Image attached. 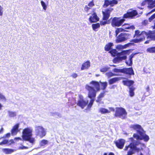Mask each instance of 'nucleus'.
I'll use <instances>...</instances> for the list:
<instances>
[{
  "mask_svg": "<svg viewBox=\"0 0 155 155\" xmlns=\"http://www.w3.org/2000/svg\"><path fill=\"white\" fill-rule=\"evenodd\" d=\"M90 85L87 84L85 88L88 91V97L90 98H95L96 96L97 91L100 90L99 83L97 81H93L90 83Z\"/></svg>",
  "mask_w": 155,
  "mask_h": 155,
  "instance_id": "f257e3e1",
  "label": "nucleus"
},
{
  "mask_svg": "<svg viewBox=\"0 0 155 155\" xmlns=\"http://www.w3.org/2000/svg\"><path fill=\"white\" fill-rule=\"evenodd\" d=\"M130 127L134 130H137L140 136L137 134H134V137L137 140H143L147 142L149 139L148 136L146 135L144 132L141 126L138 124H134L130 126Z\"/></svg>",
  "mask_w": 155,
  "mask_h": 155,
  "instance_id": "f03ea898",
  "label": "nucleus"
},
{
  "mask_svg": "<svg viewBox=\"0 0 155 155\" xmlns=\"http://www.w3.org/2000/svg\"><path fill=\"white\" fill-rule=\"evenodd\" d=\"M144 147L145 145L144 144L140 143L135 146L133 143H130L129 145L126 146L124 150H128L127 155H132L134 153V150L138 151Z\"/></svg>",
  "mask_w": 155,
  "mask_h": 155,
  "instance_id": "7ed1b4c3",
  "label": "nucleus"
},
{
  "mask_svg": "<svg viewBox=\"0 0 155 155\" xmlns=\"http://www.w3.org/2000/svg\"><path fill=\"white\" fill-rule=\"evenodd\" d=\"M35 132L36 135L42 138L45 136L46 134V130L45 128L40 126H35Z\"/></svg>",
  "mask_w": 155,
  "mask_h": 155,
  "instance_id": "20e7f679",
  "label": "nucleus"
},
{
  "mask_svg": "<svg viewBox=\"0 0 155 155\" xmlns=\"http://www.w3.org/2000/svg\"><path fill=\"white\" fill-rule=\"evenodd\" d=\"M128 52L127 50L121 52L118 54L117 57L115 58L113 60V62L114 63H119L123 60H125L127 56L126 54Z\"/></svg>",
  "mask_w": 155,
  "mask_h": 155,
  "instance_id": "39448f33",
  "label": "nucleus"
},
{
  "mask_svg": "<svg viewBox=\"0 0 155 155\" xmlns=\"http://www.w3.org/2000/svg\"><path fill=\"white\" fill-rule=\"evenodd\" d=\"M33 129L31 127H28L23 129L22 132V138L27 140L29 137L32 135Z\"/></svg>",
  "mask_w": 155,
  "mask_h": 155,
  "instance_id": "423d86ee",
  "label": "nucleus"
},
{
  "mask_svg": "<svg viewBox=\"0 0 155 155\" xmlns=\"http://www.w3.org/2000/svg\"><path fill=\"white\" fill-rule=\"evenodd\" d=\"M127 113L125 110L121 107L117 108L115 112V115L122 119L125 118L126 117Z\"/></svg>",
  "mask_w": 155,
  "mask_h": 155,
  "instance_id": "0eeeda50",
  "label": "nucleus"
},
{
  "mask_svg": "<svg viewBox=\"0 0 155 155\" xmlns=\"http://www.w3.org/2000/svg\"><path fill=\"white\" fill-rule=\"evenodd\" d=\"M125 20L121 19L120 18L114 17L111 21V25L113 27H118L121 25L124 21Z\"/></svg>",
  "mask_w": 155,
  "mask_h": 155,
  "instance_id": "6e6552de",
  "label": "nucleus"
},
{
  "mask_svg": "<svg viewBox=\"0 0 155 155\" xmlns=\"http://www.w3.org/2000/svg\"><path fill=\"white\" fill-rule=\"evenodd\" d=\"M88 101L87 100L84 99L83 97L80 95L79 96V99L77 102V105L81 107L82 109H84L88 104Z\"/></svg>",
  "mask_w": 155,
  "mask_h": 155,
  "instance_id": "1a4fd4ad",
  "label": "nucleus"
},
{
  "mask_svg": "<svg viewBox=\"0 0 155 155\" xmlns=\"http://www.w3.org/2000/svg\"><path fill=\"white\" fill-rule=\"evenodd\" d=\"M129 35L128 34L121 33L117 38L116 42L117 43H120L124 41L129 38Z\"/></svg>",
  "mask_w": 155,
  "mask_h": 155,
  "instance_id": "9d476101",
  "label": "nucleus"
},
{
  "mask_svg": "<svg viewBox=\"0 0 155 155\" xmlns=\"http://www.w3.org/2000/svg\"><path fill=\"white\" fill-rule=\"evenodd\" d=\"M113 10L112 8H110L105 9L104 11H102L103 15V19L104 20L107 21L108 19L110 13Z\"/></svg>",
  "mask_w": 155,
  "mask_h": 155,
  "instance_id": "9b49d317",
  "label": "nucleus"
},
{
  "mask_svg": "<svg viewBox=\"0 0 155 155\" xmlns=\"http://www.w3.org/2000/svg\"><path fill=\"white\" fill-rule=\"evenodd\" d=\"M147 36L146 32L144 31H142L137 38L134 39L132 40V41L134 42L135 43H138L145 39V38Z\"/></svg>",
  "mask_w": 155,
  "mask_h": 155,
  "instance_id": "f8f14e48",
  "label": "nucleus"
},
{
  "mask_svg": "<svg viewBox=\"0 0 155 155\" xmlns=\"http://www.w3.org/2000/svg\"><path fill=\"white\" fill-rule=\"evenodd\" d=\"M137 12L136 10H132L128 12L127 13L124 14V18H132L137 15Z\"/></svg>",
  "mask_w": 155,
  "mask_h": 155,
  "instance_id": "ddd939ff",
  "label": "nucleus"
},
{
  "mask_svg": "<svg viewBox=\"0 0 155 155\" xmlns=\"http://www.w3.org/2000/svg\"><path fill=\"white\" fill-rule=\"evenodd\" d=\"M125 142V140L122 139H120L117 140L115 143L117 147L121 149L123 147Z\"/></svg>",
  "mask_w": 155,
  "mask_h": 155,
  "instance_id": "4468645a",
  "label": "nucleus"
},
{
  "mask_svg": "<svg viewBox=\"0 0 155 155\" xmlns=\"http://www.w3.org/2000/svg\"><path fill=\"white\" fill-rule=\"evenodd\" d=\"M19 126V124H17L14 125L11 130L12 134L13 135H16L19 131L18 128Z\"/></svg>",
  "mask_w": 155,
  "mask_h": 155,
  "instance_id": "2eb2a0df",
  "label": "nucleus"
},
{
  "mask_svg": "<svg viewBox=\"0 0 155 155\" xmlns=\"http://www.w3.org/2000/svg\"><path fill=\"white\" fill-rule=\"evenodd\" d=\"M99 20V18L96 13L92 14L89 18V20L91 23L96 22L98 21Z\"/></svg>",
  "mask_w": 155,
  "mask_h": 155,
  "instance_id": "dca6fc26",
  "label": "nucleus"
},
{
  "mask_svg": "<svg viewBox=\"0 0 155 155\" xmlns=\"http://www.w3.org/2000/svg\"><path fill=\"white\" fill-rule=\"evenodd\" d=\"M117 2L116 0H113V1L110 0H105L104 4V7L106 8L110 5L112 4H117Z\"/></svg>",
  "mask_w": 155,
  "mask_h": 155,
  "instance_id": "f3484780",
  "label": "nucleus"
},
{
  "mask_svg": "<svg viewBox=\"0 0 155 155\" xmlns=\"http://www.w3.org/2000/svg\"><path fill=\"white\" fill-rule=\"evenodd\" d=\"M122 73L129 74H134V73L132 68H125L122 69Z\"/></svg>",
  "mask_w": 155,
  "mask_h": 155,
  "instance_id": "a211bd4d",
  "label": "nucleus"
},
{
  "mask_svg": "<svg viewBox=\"0 0 155 155\" xmlns=\"http://www.w3.org/2000/svg\"><path fill=\"white\" fill-rule=\"evenodd\" d=\"M90 66V62L89 61H87L84 63L82 65L81 69L82 70L88 69Z\"/></svg>",
  "mask_w": 155,
  "mask_h": 155,
  "instance_id": "6ab92c4d",
  "label": "nucleus"
},
{
  "mask_svg": "<svg viewBox=\"0 0 155 155\" xmlns=\"http://www.w3.org/2000/svg\"><path fill=\"white\" fill-rule=\"evenodd\" d=\"M148 1L147 7L152 9L155 7V0H147Z\"/></svg>",
  "mask_w": 155,
  "mask_h": 155,
  "instance_id": "aec40b11",
  "label": "nucleus"
},
{
  "mask_svg": "<svg viewBox=\"0 0 155 155\" xmlns=\"http://www.w3.org/2000/svg\"><path fill=\"white\" fill-rule=\"evenodd\" d=\"M133 43H130L127 44H126L124 45H117L116 47V48L118 50H120L127 48V47L129 46L130 45L133 44Z\"/></svg>",
  "mask_w": 155,
  "mask_h": 155,
  "instance_id": "412c9836",
  "label": "nucleus"
},
{
  "mask_svg": "<svg viewBox=\"0 0 155 155\" xmlns=\"http://www.w3.org/2000/svg\"><path fill=\"white\" fill-rule=\"evenodd\" d=\"M122 28L124 29V31H125V29H134L135 28V27L133 25H130L129 24H125L122 26Z\"/></svg>",
  "mask_w": 155,
  "mask_h": 155,
  "instance_id": "4be33fe9",
  "label": "nucleus"
},
{
  "mask_svg": "<svg viewBox=\"0 0 155 155\" xmlns=\"http://www.w3.org/2000/svg\"><path fill=\"white\" fill-rule=\"evenodd\" d=\"M8 114L9 117L11 118H13L16 117L17 115V113L16 111L9 110L8 111Z\"/></svg>",
  "mask_w": 155,
  "mask_h": 155,
  "instance_id": "5701e85b",
  "label": "nucleus"
},
{
  "mask_svg": "<svg viewBox=\"0 0 155 155\" xmlns=\"http://www.w3.org/2000/svg\"><path fill=\"white\" fill-rule=\"evenodd\" d=\"M123 83L124 85L129 86L130 87L134 84V82L133 81L131 80L123 81Z\"/></svg>",
  "mask_w": 155,
  "mask_h": 155,
  "instance_id": "b1692460",
  "label": "nucleus"
},
{
  "mask_svg": "<svg viewBox=\"0 0 155 155\" xmlns=\"http://www.w3.org/2000/svg\"><path fill=\"white\" fill-rule=\"evenodd\" d=\"M99 112L102 114H106L110 113V111L104 108H100L99 109Z\"/></svg>",
  "mask_w": 155,
  "mask_h": 155,
  "instance_id": "393cba45",
  "label": "nucleus"
},
{
  "mask_svg": "<svg viewBox=\"0 0 155 155\" xmlns=\"http://www.w3.org/2000/svg\"><path fill=\"white\" fill-rule=\"evenodd\" d=\"M3 152L6 154H9L13 152L15 150L12 149H2Z\"/></svg>",
  "mask_w": 155,
  "mask_h": 155,
  "instance_id": "a878e982",
  "label": "nucleus"
},
{
  "mask_svg": "<svg viewBox=\"0 0 155 155\" xmlns=\"http://www.w3.org/2000/svg\"><path fill=\"white\" fill-rule=\"evenodd\" d=\"M133 57V55H130L129 57L128 60L126 61V64L129 66H131L132 63V58Z\"/></svg>",
  "mask_w": 155,
  "mask_h": 155,
  "instance_id": "bb28decb",
  "label": "nucleus"
},
{
  "mask_svg": "<svg viewBox=\"0 0 155 155\" xmlns=\"http://www.w3.org/2000/svg\"><path fill=\"white\" fill-rule=\"evenodd\" d=\"M113 45V43H109L106 45L104 47L105 50L106 51H109L111 49L112 46Z\"/></svg>",
  "mask_w": 155,
  "mask_h": 155,
  "instance_id": "cd10ccee",
  "label": "nucleus"
},
{
  "mask_svg": "<svg viewBox=\"0 0 155 155\" xmlns=\"http://www.w3.org/2000/svg\"><path fill=\"white\" fill-rule=\"evenodd\" d=\"M48 141L45 140H42L40 141L39 142V144L40 146H44L48 143Z\"/></svg>",
  "mask_w": 155,
  "mask_h": 155,
  "instance_id": "c85d7f7f",
  "label": "nucleus"
},
{
  "mask_svg": "<svg viewBox=\"0 0 155 155\" xmlns=\"http://www.w3.org/2000/svg\"><path fill=\"white\" fill-rule=\"evenodd\" d=\"M134 89L135 88L132 86L129 87V94L130 96L133 97L134 95Z\"/></svg>",
  "mask_w": 155,
  "mask_h": 155,
  "instance_id": "c756f323",
  "label": "nucleus"
},
{
  "mask_svg": "<svg viewBox=\"0 0 155 155\" xmlns=\"http://www.w3.org/2000/svg\"><path fill=\"white\" fill-rule=\"evenodd\" d=\"M92 26L93 30L96 31H97V29L100 27V24L98 23L93 24Z\"/></svg>",
  "mask_w": 155,
  "mask_h": 155,
  "instance_id": "7c9ffc66",
  "label": "nucleus"
},
{
  "mask_svg": "<svg viewBox=\"0 0 155 155\" xmlns=\"http://www.w3.org/2000/svg\"><path fill=\"white\" fill-rule=\"evenodd\" d=\"M119 80V78H115L110 79L109 81V83L110 84H114L116 81Z\"/></svg>",
  "mask_w": 155,
  "mask_h": 155,
  "instance_id": "2f4dec72",
  "label": "nucleus"
},
{
  "mask_svg": "<svg viewBox=\"0 0 155 155\" xmlns=\"http://www.w3.org/2000/svg\"><path fill=\"white\" fill-rule=\"evenodd\" d=\"M100 83H101V89L103 90L105 89L107 85V83L106 82H101L100 81Z\"/></svg>",
  "mask_w": 155,
  "mask_h": 155,
  "instance_id": "473e14b6",
  "label": "nucleus"
},
{
  "mask_svg": "<svg viewBox=\"0 0 155 155\" xmlns=\"http://www.w3.org/2000/svg\"><path fill=\"white\" fill-rule=\"evenodd\" d=\"M109 69V67H108L107 66H105L103 68H101L100 71L101 72H105Z\"/></svg>",
  "mask_w": 155,
  "mask_h": 155,
  "instance_id": "72a5a7b5",
  "label": "nucleus"
},
{
  "mask_svg": "<svg viewBox=\"0 0 155 155\" xmlns=\"http://www.w3.org/2000/svg\"><path fill=\"white\" fill-rule=\"evenodd\" d=\"M141 32L139 30H137L135 31V34L134 36V38H137L141 33Z\"/></svg>",
  "mask_w": 155,
  "mask_h": 155,
  "instance_id": "f704fd0d",
  "label": "nucleus"
},
{
  "mask_svg": "<svg viewBox=\"0 0 155 155\" xmlns=\"http://www.w3.org/2000/svg\"><path fill=\"white\" fill-rule=\"evenodd\" d=\"M147 51L150 53H155V47L148 48Z\"/></svg>",
  "mask_w": 155,
  "mask_h": 155,
  "instance_id": "c9c22d12",
  "label": "nucleus"
},
{
  "mask_svg": "<svg viewBox=\"0 0 155 155\" xmlns=\"http://www.w3.org/2000/svg\"><path fill=\"white\" fill-rule=\"evenodd\" d=\"M104 93H101L98 97L97 99L96 100V101L97 102H99L101 100V98L104 97Z\"/></svg>",
  "mask_w": 155,
  "mask_h": 155,
  "instance_id": "e433bc0d",
  "label": "nucleus"
},
{
  "mask_svg": "<svg viewBox=\"0 0 155 155\" xmlns=\"http://www.w3.org/2000/svg\"><path fill=\"white\" fill-rule=\"evenodd\" d=\"M94 98H91V100L90 102L87 105V108L88 109L92 107L94 101Z\"/></svg>",
  "mask_w": 155,
  "mask_h": 155,
  "instance_id": "4c0bfd02",
  "label": "nucleus"
},
{
  "mask_svg": "<svg viewBox=\"0 0 155 155\" xmlns=\"http://www.w3.org/2000/svg\"><path fill=\"white\" fill-rule=\"evenodd\" d=\"M94 98H91V100L90 102L87 105V108L88 109L92 107L94 101Z\"/></svg>",
  "mask_w": 155,
  "mask_h": 155,
  "instance_id": "58836bf2",
  "label": "nucleus"
},
{
  "mask_svg": "<svg viewBox=\"0 0 155 155\" xmlns=\"http://www.w3.org/2000/svg\"><path fill=\"white\" fill-rule=\"evenodd\" d=\"M24 140L29 141L30 143H33L35 142L34 138L32 137H29L27 140Z\"/></svg>",
  "mask_w": 155,
  "mask_h": 155,
  "instance_id": "ea45409f",
  "label": "nucleus"
},
{
  "mask_svg": "<svg viewBox=\"0 0 155 155\" xmlns=\"http://www.w3.org/2000/svg\"><path fill=\"white\" fill-rule=\"evenodd\" d=\"M124 31V29L123 28H120L117 29L115 31L116 35L117 36V35L120 32Z\"/></svg>",
  "mask_w": 155,
  "mask_h": 155,
  "instance_id": "a19ab883",
  "label": "nucleus"
},
{
  "mask_svg": "<svg viewBox=\"0 0 155 155\" xmlns=\"http://www.w3.org/2000/svg\"><path fill=\"white\" fill-rule=\"evenodd\" d=\"M110 53L113 56H115L117 54V51L116 50L113 49L110 51Z\"/></svg>",
  "mask_w": 155,
  "mask_h": 155,
  "instance_id": "79ce46f5",
  "label": "nucleus"
},
{
  "mask_svg": "<svg viewBox=\"0 0 155 155\" xmlns=\"http://www.w3.org/2000/svg\"><path fill=\"white\" fill-rule=\"evenodd\" d=\"M41 3L43 9L46 10L47 9V7L45 3L43 1H41Z\"/></svg>",
  "mask_w": 155,
  "mask_h": 155,
  "instance_id": "37998d69",
  "label": "nucleus"
},
{
  "mask_svg": "<svg viewBox=\"0 0 155 155\" xmlns=\"http://www.w3.org/2000/svg\"><path fill=\"white\" fill-rule=\"evenodd\" d=\"M0 100L2 101H5L6 99L4 96L0 92Z\"/></svg>",
  "mask_w": 155,
  "mask_h": 155,
  "instance_id": "c03bdc74",
  "label": "nucleus"
},
{
  "mask_svg": "<svg viewBox=\"0 0 155 155\" xmlns=\"http://www.w3.org/2000/svg\"><path fill=\"white\" fill-rule=\"evenodd\" d=\"M105 74L108 77L110 78V77L114 76L115 75H116L114 74H113L112 72H108L106 73Z\"/></svg>",
  "mask_w": 155,
  "mask_h": 155,
  "instance_id": "a18cd8bd",
  "label": "nucleus"
},
{
  "mask_svg": "<svg viewBox=\"0 0 155 155\" xmlns=\"http://www.w3.org/2000/svg\"><path fill=\"white\" fill-rule=\"evenodd\" d=\"M113 71L116 73L119 72H122V69H120L117 68H114L113 69Z\"/></svg>",
  "mask_w": 155,
  "mask_h": 155,
  "instance_id": "49530a36",
  "label": "nucleus"
},
{
  "mask_svg": "<svg viewBox=\"0 0 155 155\" xmlns=\"http://www.w3.org/2000/svg\"><path fill=\"white\" fill-rule=\"evenodd\" d=\"M8 140H5L2 142L0 143V145H2L3 144H5L8 143Z\"/></svg>",
  "mask_w": 155,
  "mask_h": 155,
  "instance_id": "de8ad7c7",
  "label": "nucleus"
},
{
  "mask_svg": "<svg viewBox=\"0 0 155 155\" xmlns=\"http://www.w3.org/2000/svg\"><path fill=\"white\" fill-rule=\"evenodd\" d=\"M154 18H155V13L153 14L150 18H149V21L151 22Z\"/></svg>",
  "mask_w": 155,
  "mask_h": 155,
  "instance_id": "09e8293b",
  "label": "nucleus"
},
{
  "mask_svg": "<svg viewBox=\"0 0 155 155\" xmlns=\"http://www.w3.org/2000/svg\"><path fill=\"white\" fill-rule=\"evenodd\" d=\"M71 76L74 78H75L78 77V74L76 73H73L71 74Z\"/></svg>",
  "mask_w": 155,
  "mask_h": 155,
  "instance_id": "8fccbe9b",
  "label": "nucleus"
},
{
  "mask_svg": "<svg viewBox=\"0 0 155 155\" xmlns=\"http://www.w3.org/2000/svg\"><path fill=\"white\" fill-rule=\"evenodd\" d=\"M27 148H28L27 147L23 146V145H21V146L19 147L18 148V149L23 150V149H27Z\"/></svg>",
  "mask_w": 155,
  "mask_h": 155,
  "instance_id": "3c124183",
  "label": "nucleus"
},
{
  "mask_svg": "<svg viewBox=\"0 0 155 155\" xmlns=\"http://www.w3.org/2000/svg\"><path fill=\"white\" fill-rule=\"evenodd\" d=\"M94 5V4L93 1L90 2L88 5V6L89 7H91Z\"/></svg>",
  "mask_w": 155,
  "mask_h": 155,
  "instance_id": "603ef678",
  "label": "nucleus"
},
{
  "mask_svg": "<svg viewBox=\"0 0 155 155\" xmlns=\"http://www.w3.org/2000/svg\"><path fill=\"white\" fill-rule=\"evenodd\" d=\"M147 1V0H145L143 2L141 3L142 5L143 6L146 3L148 4V1Z\"/></svg>",
  "mask_w": 155,
  "mask_h": 155,
  "instance_id": "864d4df0",
  "label": "nucleus"
},
{
  "mask_svg": "<svg viewBox=\"0 0 155 155\" xmlns=\"http://www.w3.org/2000/svg\"><path fill=\"white\" fill-rule=\"evenodd\" d=\"M90 9V7H88L87 6H86L84 8V10L87 12Z\"/></svg>",
  "mask_w": 155,
  "mask_h": 155,
  "instance_id": "5fc2aeb1",
  "label": "nucleus"
},
{
  "mask_svg": "<svg viewBox=\"0 0 155 155\" xmlns=\"http://www.w3.org/2000/svg\"><path fill=\"white\" fill-rule=\"evenodd\" d=\"M14 143V141L13 140H11L9 141H8V143L9 144V145H10L12 143Z\"/></svg>",
  "mask_w": 155,
  "mask_h": 155,
  "instance_id": "6e6d98bb",
  "label": "nucleus"
},
{
  "mask_svg": "<svg viewBox=\"0 0 155 155\" xmlns=\"http://www.w3.org/2000/svg\"><path fill=\"white\" fill-rule=\"evenodd\" d=\"M107 23V22L106 21H101L100 22L101 25H104Z\"/></svg>",
  "mask_w": 155,
  "mask_h": 155,
  "instance_id": "4d7b16f0",
  "label": "nucleus"
},
{
  "mask_svg": "<svg viewBox=\"0 0 155 155\" xmlns=\"http://www.w3.org/2000/svg\"><path fill=\"white\" fill-rule=\"evenodd\" d=\"M109 110H108L110 111V112L111 111H114V108L112 107H109Z\"/></svg>",
  "mask_w": 155,
  "mask_h": 155,
  "instance_id": "13d9d810",
  "label": "nucleus"
},
{
  "mask_svg": "<svg viewBox=\"0 0 155 155\" xmlns=\"http://www.w3.org/2000/svg\"><path fill=\"white\" fill-rule=\"evenodd\" d=\"M14 140H22L21 138L20 137H15V138Z\"/></svg>",
  "mask_w": 155,
  "mask_h": 155,
  "instance_id": "bf43d9fd",
  "label": "nucleus"
},
{
  "mask_svg": "<svg viewBox=\"0 0 155 155\" xmlns=\"http://www.w3.org/2000/svg\"><path fill=\"white\" fill-rule=\"evenodd\" d=\"M10 136V133H8L5 135V137H9Z\"/></svg>",
  "mask_w": 155,
  "mask_h": 155,
  "instance_id": "052dcab7",
  "label": "nucleus"
},
{
  "mask_svg": "<svg viewBox=\"0 0 155 155\" xmlns=\"http://www.w3.org/2000/svg\"><path fill=\"white\" fill-rule=\"evenodd\" d=\"M3 131V129L2 128L0 130V133L2 132Z\"/></svg>",
  "mask_w": 155,
  "mask_h": 155,
  "instance_id": "680f3d73",
  "label": "nucleus"
},
{
  "mask_svg": "<svg viewBox=\"0 0 155 155\" xmlns=\"http://www.w3.org/2000/svg\"><path fill=\"white\" fill-rule=\"evenodd\" d=\"M108 155H114V154L113 153L110 152L109 153Z\"/></svg>",
  "mask_w": 155,
  "mask_h": 155,
  "instance_id": "e2e57ef3",
  "label": "nucleus"
},
{
  "mask_svg": "<svg viewBox=\"0 0 155 155\" xmlns=\"http://www.w3.org/2000/svg\"><path fill=\"white\" fill-rule=\"evenodd\" d=\"M2 106H3L2 105V104L1 103H0V110L2 109Z\"/></svg>",
  "mask_w": 155,
  "mask_h": 155,
  "instance_id": "0e129e2a",
  "label": "nucleus"
},
{
  "mask_svg": "<svg viewBox=\"0 0 155 155\" xmlns=\"http://www.w3.org/2000/svg\"><path fill=\"white\" fill-rule=\"evenodd\" d=\"M147 91H149V87H148L147 88Z\"/></svg>",
  "mask_w": 155,
  "mask_h": 155,
  "instance_id": "69168bd1",
  "label": "nucleus"
},
{
  "mask_svg": "<svg viewBox=\"0 0 155 155\" xmlns=\"http://www.w3.org/2000/svg\"><path fill=\"white\" fill-rule=\"evenodd\" d=\"M137 155H143V154L141 152H140Z\"/></svg>",
  "mask_w": 155,
  "mask_h": 155,
  "instance_id": "338daca9",
  "label": "nucleus"
},
{
  "mask_svg": "<svg viewBox=\"0 0 155 155\" xmlns=\"http://www.w3.org/2000/svg\"><path fill=\"white\" fill-rule=\"evenodd\" d=\"M155 9H153L150 12V13H151V12H155Z\"/></svg>",
  "mask_w": 155,
  "mask_h": 155,
  "instance_id": "774afa93",
  "label": "nucleus"
}]
</instances>
